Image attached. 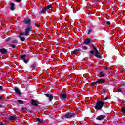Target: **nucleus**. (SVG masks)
Returning a JSON list of instances; mask_svg holds the SVG:
<instances>
[{
  "instance_id": "1",
  "label": "nucleus",
  "mask_w": 125,
  "mask_h": 125,
  "mask_svg": "<svg viewBox=\"0 0 125 125\" xmlns=\"http://www.w3.org/2000/svg\"><path fill=\"white\" fill-rule=\"evenodd\" d=\"M93 48L95 50V53L94 51H91L90 52L89 56L91 57L92 56V54H94V55L96 57H97V58H100V59H101V58H102V56L100 55V54H99V52H98V50L96 49V48L95 47V46H94V45H93Z\"/></svg>"
},
{
  "instance_id": "2",
  "label": "nucleus",
  "mask_w": 125,
  "mask_h": 125,
  "mask_svg": "<svg viewBox=\"0 0 125 125\" xmlns=\"http://www.w3.org/2000/svg\"><path fill=\"white\" fill-rule=\"evenodd\" d=\"M105 104L104 101H99L96 104V105L95 106V109L96 110H100V109H102L103 107V105Z\"/></svg>"
},
{
  "instance_id": "3",
  "label": "nucleus",
  "mask_w": 125,
  "mask_h": 125,
  "mask_svg": "<svg viewBox=\"0 0 125 125\" xmlns=\"http://www.w3.org/2000/svg\"><path fill=\"white\" fill-rule=\"evenodd\" d=\"M74 116H75V113H67L64 115V117L66 119H71V118H73Z\"/></svg>"
},
{
  "instance_id": "4",
  "label": "nucleus",
  "mask_w": 125,
  "mask_h": 125,
  "mask_svg": "<svg viewBox=\"0 0 125 125\" xmlns=\"http://www.w3.org/2000/svg\"><path fill=\"white\" fill-rule=\"evenodd\" d=\"M51 7H52V5H49L45 6V8L42 10L41 13H44V12H46V11L48 10V9H50Z\"/></svg>"
},
{
  "instance_id": "5",
  "label": "nucleus",
  "mask_w": 125,
  "mask_h": 125,
  "mask_svg": "<svg viewBox=\"0 0 125 125\" xmlns=\"http://www.w3.org/2000/svg\"><path fill=\"white\" fill-rule=\"evenodd\" d=\"M23 23L26 24V25H30V24H31V19H26L23 20Z\"/></svg>"
},
{
  "instance_id": "6",
  "label": "nucleus",
  "mask_w": 125,
  "mask_h": 125,
  "mask_svg": "<svg viewBox=\"0 0 125 125\" xmlns=\"http://www.w3.org/2000/svg\"><path fill=\"white\" fill-rule=\"evenodd\" d=\"M98 84H101L105 83V79H99L97 80Z\"/></svg>"
},
{
  "instance_id": "7",
  "label": "nucleus",
  "mask_w": 125,
  "mask_h": 125,
  "mask_svg": "<svg viewBox=\"0 0 125 125\" xmlns=\"http://www.w3.org/2000/svg\"><path fill=\"white\" fill-rule=\"evenodd\" d=\"M31 31V28L27 27L25 29V32H23L25 36H29V32Z\"/></svg>"
},
{
  "instance_id": "8",
  "label": "nucleus",
  "mask_w": 125,
  "mask_h": 125,
  "mask_svg": "<svg viewBox=\"0 0 125 125\" xmlns=\"http://www.w3.org/2000/svg\"><path fill=\"white\" fill-rule=\"evenodd\" d=\"M91 41V39H90V38H88L84 41V43H85V44L88 45V44L90 43Z\"/></svg>"
},
{
  "instance_id": "9",
  "label": "nucleus",
  "mask_w": 125,
  "mask_h": 125,
  "mask_svg": "<svg viewBox=\"0 0 125 125\" xmlns=\"http://www.w3.org/2000/svg\"><path fill=\"white\" fill-rule=\"evenodd\" d=\"M23 35H25V33H21L20 34V40L22 42H24V41H25V38L22 36H23Z\"/></svg>"
},
{
  "instance_id": "10",
  "label": "nucleus",
  "mask_w": 125,
  "mask_h": 125,
  "mask_svg": "<svg viewBox=\"0 0 125 125\" xmlns=\"http://www.w3.org/2000/svg\"><path fill=\"white\" fill-rule=\"evenodd\" d=\"M14 90L17 94H19V95H21V92H20V90H19L18 87H15L14 88Z\"/></svg>"
},
{
  "instance_id": "11",
  "label": "nucleus",
  "mask_w": 125,
  "mask_h": 125,
  "mask_svg": "<svg viewBox=\"0 0 125 125\" xmlns=\"http://www.w3.org/2000/svg\"><path fill=\"white\" fill-rule=\"evenodd\" d=\"M45 95H46V96H47V97H49V99L50 101H51V100H52V99H53V96H52V95H49V94H46Z\"/></svg>"
},
{
  "instance_id": "12",
  "label": "nucleus",
  "mask_w": 125,
  "mask_h": 125,
  "mask_svg": "<svg viewBox=\"0 0 125 125\" xmlns=\"http://www.w3.org/2000/svg\"><path fill=\"white\" fill-rule=\"evenodd\" d=\"M0 52L3 54H4L5 53H7V50H6V49L5 48H2L0 50Z\"/></svg>"
},
{
  "instance_id": "13",
  "label": "nucleus",
  "mask_w": 125,
  "mask_h": 125,
  "mask_svg": "<svg viewBox=\"0 0 125 125\" xmlns=\"http://www.w3.org/2000/svg\"><path fill=\"white\" fill-rule=\"evenodd\" d=\"M60 97H61L62 99H65V98H67V96L66 94H61L60 95Z\"/></svg>"
},
{
  "instance_id": "14",
  "label": "nucleus",
  "mask_w": 125,
  "mask_h": 125,
  "mask_svg": "<svg viewBox=\"0 0 125 125\" xmlns=\"http://www.w3.org/2000/svg\"><path fill=\"white\" fill-rule=\"evenodd\" d=\"M104 117L103 115H100L98 117L96 118V120H98L99 121H101L104 119Z\"/></svg>"
},
{
  "instance_id": "15",
  "label": "nucleus",
  "mask_w": 125,
  "mask_h": 125,
  "mask_svg": "<svg viewBox=\"0 0 125 125\" xmlns=\"http://www.w3.org/2000/svg\"><path fill=\"white\" fill-rule=\"evenodd\" d=\"M32 105H34V106L38 105V103H37V101L34 100H32Z\"/></svg>"
},
{
  "instance_id": "16",
  "label": "nucleus",
  "mask_w": 125,
  "mask_h": 125,
  "mask_svg": "<svg viewBox=\"0 0 125 125\" xmlns=\"http://www.w3.org/2000/svg\"><path fill=\"white\" fill-rule=\"evenodd\" d=\"M15 9V5H14V3H11V10H14Z\"/></svg>"
},
{
  "instance_id": "17",
  "label": "nucleus",
  "mask_w": 125,
  "mask_h": 125,
  "mask_svg": "<svg viewBox=\"0 0 125 125\" xmlns=\"http://www.w3.org/2000/svg\"><path fill=\"white\" fill-rule=\"evenodd\" d=\"M9 120H10V121H13L14 120H16V117L11 116L9 117Z\"/></svg>"
},
{
  "instance_id": "18",
  "label": "nucleus",
  "mask_w": 125,
  "mask_h": 125,
  "mask_svg": "<svg viewBox=\"0 0 125 125\" xmlns=\"http://www.w3.org/2000/svg\"><path fill=\"white\" fill-rule=\"evenodd\" d=\"M100 76L102 77V78H103L104 77H105V74H104V72H101L100 73Z\"/></svg>"
},
{
  "instance_id": "19",
  "label": "nucleus",
  "mask_w": 125,
  "mask_h": 125,
  "mask_svg": "<svg viewBox=\"0 0 125 125\" xmlns=\"http://www.w3.org/2000/svg\"><path fill=\"white\" fill-rule=\"evenodd\" d=\"M79 51H80V50L75 49L73 51V53H74V54H77V53H78V52H79Z\"/></svg>"
},
{
  "instance_id": "20",
  "label": "nucleus",
  "mask_w": 125,
  "mask_h": 125,
  "mask_svg": "<svg viewBox=\"0 0 125 125\" xmlns=\"http://www.w3.org/2000/svg\"><path fill=\"white\" fill-rule=\"evenodd\" d=\"M30 68L31 69H32V70H35V68H36V65L35 64H32L30 66Z\"/></svg>"
},
{
  "instance_id": "21",
  "label": "nucleus",
  "mask_w": 125,
  "mask_h": 125,
  "mask_svg": "<svg viewBox=\"0 0 125 125\" xmlns=\"http://www.w3.org/2000/svg\"><path fill=\"white\" fill-rule=\"evenodd\" d=\"M18 102H19V103H20V104H23V103H24V102H23V101L21 100H18Z\"/></svg>"
},
{
  "instance_id": "22",
  "label": "nucleus",
  "mask_w": 125,
  "mask_h": 125,
  "mask_svg": "<svg viewBox=\"0 0 125 125\" xmlns=\"http://www.w3.org/2000/svg\"><path fill=\"white\" fill-rule=\"evenodd\" d=\"M82 48L84 50H87V47L85 46H82Z\"/></svg>"
},
{
  "instance_id": "23",
  "label": "nucleus",
  "mask_w": 125,
  "mask_h": 125,
  "mask_svg": "<svg viewBox=\"0 0 125 125\" xmlns=\"http://www.w3.org/2000/svg\"><path fill=\"white\" fill-rule=\"evenodd\" d=\"M97 83H98V82H97V80L96 81L92 83V85H95V84H97Z\"/></svg>"
},
{
  "instance_id": "24",
  "label": "nucleus",
  "mask_w": 125,
  "mask_h": 125,
  "mask_svg": "<svg viewBox=\"0 0 125 125\" xmlns=\"http://www.w3.org/2000/svg\"><path fill=\"white\" fill-rule=\"evenodd\" d=\"M121 110L123 112V113H125V107H123L121 108Z\"/></svg>"
},
{
  "instance_id": "25",
  "label": "nucleus",
  "mask_w": 125,
  "mask_h": 125,
  "mask_svg": "<svg viewBox=\"0 0 125 125\" xmlns=\"http://www.w3.org/2000/svg\"><path fill=\"white\" fill-rule=\"evenodd\" d=\"M25 57H26V55H23L21 56V58L22 59H23V60L25 59Z\"/></svg>"
},
{
  "instance_id": "26",
  "label": "nucleus",
  "mask_w": 125,
  "mask_h": 125,
  "mask_svg": "<svg viewBox=\"0 0 125 125\" xmlns=\"http://www.w3.org/2000/svg\"><path fill=\"white\" fill-rule=\"evenodd\" d=\"M11 40V38L10 37L8 38L7 39H6V42H9Z\"/></svg>"
},
{
  "instance_id": "27",
  "label": "nucleus",
  "mask_w": 125,
  "mask_h": 125,
  "mask_svg": "<svg viewBox=\"0 0 125 125\" xmlns=\"http://www.w3.org/2000/svg\"><path fill=\"white\" fill-rule=\"evenodd\" d=\"M91 33H92V30H88V34L89 35H90V34H91Z\"/></svg>"
},
{
  "instance_id": "28",
  "label": "nucleus",
  "mask_w": 125,
  "mask_h": 125,
  "mask_svg": "<svg viewBox=\"0 0 125 125\" xmlns=\"http://www.w3.org/2000/svg\"><path fill=\"white\" fill-rule=\"evenodd\" d=\"M13 43H17V40H15L12 41Z\"/></svg>"
},
{
  "instance_id": "29",
  "label": "nucleus",
  "mask_w": 125,
  "mask_h": 125,
  "mask_svg": "<svg viewBox=\"0 0 125 125\" xmlns=\"http://www.w3.org/2000/svg\"><path fill=\"white\" fill-rule=\"evenodd\" d=\"M102 92H103V93H106V89H103L102 90Z\"/></svg>"
},
{
  "instance_id": "30",
  "label": "nucleus",
  "mask_w": 125,
  "mask_h": 125,
  "mask_svg": "<svg viewBox=\"0 0 125 125\" xmlns=\"http://www.w3.org/2000/svg\"><path fill=\"white\" fill-rule=\"evenodd\" d=\"M40 123L41 124H43V123H44V121H43V120L41 119V120L40 121Z\"/></svg>"
},
{
  "instance_id": "31",
  "label": "nucleus",
  "mask_w": 125,
  "mask_h": 125,
  "mask_svg": "<svg viewBox=\"0 0 125 125\" xmlns=\"http://www.w3.org/2000/svg\"><path fill=\"white\" fill-rule=\"evenodd\" d=\"M11 47H12V48H15V45H11Z\"/></svg>"
},
{
  "instance_id": "32",
  "label": "nucleus",
  "mask_w": 125,
  "mask_h": 125,
  "mask_svg": "<svg viewBox=\"0 0 125 125\" xmlns=\"http://www.w3.org/2000/svg\"><path fill=\"white\" fill-rule=\"evenodd\" d=\"M23 60H24V63H25V64H27L28 63V62L27 61H26L25 59H24Z\"/></svg>"
},
{
  "instance_id": "33",
  "label": "nucleus",
  "mask_w": 125,
  "mask_h": 125,
  "mask_svg": "<svg viewBox=\"0 0 125 125\" xmlns=\"http://www.w3.org/2000/svg\"><path fill=\"white\" fill-rule=\"evenodd\" d=\"M3 89V87L1 86H0V90H2Z\"/></svg>"
},
{
  "instance_id": "34",
  "label": "nucleus",
  "mask_w": 125,
  "mask_h": 125,
  "mask_svg": "<svg viewBox=\"0 0 125 125\" xmlns=\"http://www.w3.org/2000/svg\"><path fill=\"white\" fill-rule=\"evenodd\" d=\"M42 119H40V118H37V121H38V122H41V120Z\"/></svg>"
},
{
  "instance_id": "35",
  "label": "nucleus",
  "mask_w": 125,
  "mask_h": 125,
  "mask_svg": "<svg viewBox=\"0 0 125 125\" xmlns=\"http://www.w3.org/2000/svg\"><path fill=\"white\" fill-rule=\"evenodd\" d=\"M106 24H107V25H110V24H111V22L110 21H108L106 23Z\"/></svg>"
},
{
  "instance_id": "36",
  "label": "nucleus",
  "mask_w": 125,
  "mask_h": 125,
  "mask_svg": "<svg viewBox=\"0 0 125 125\" xmlns=\"http://www.w3.org/2000/svg\"><path fill=\"white\" fill-rule=\"evenodd\" d=\"M4 124L2 123V122H0V125H4Z\"/></svg>"
},
{
  "instance_id": "37",
  "label": "nucleus",
  "mask_w": 125,
  "mask_h": 125,
  "mask_svg": "<svg viewBox=\"0 0 125 125\" xmlns=\"http://www.w3.org/2000/svg\"><path fill=\"white\" fill-rule=\"evenodd\" d=\"M16 1H17V2H20V1H21V0H15Z\"/></svg>"
},
{
  "instance_id": "38",
  "label": "nucleus",
  "mask_w": 125,
  "mask_h": 125,
  "mask_svg": "<svg viewBox=\"0 0 125 125\" xmlns=\"http://www.w3.org/2000/svg\"><path fill=\"white\" fill-rule=\"evenodd\" d=\"M36 26L37 27V28H39V27H40V25L37 24V25H36Z\"/></svg>"
},
{
  "instance_id": "39",
  "label": "nucleus",
  "mask_w": 125,
  "mask_h": 125,
  "mask_svg": "<svg viewBox=\"0 0 125 125\" xmlns=\"http://www.w3.org/2000/svg\"><path fill=\"white\" fill-rule=\"evenodd\" d=\"M105 70H106V71H108V70H109V68L106 67V68H105Z\"/></svg>"
},
{
  "instance_id": "40",
  "label": "nucleus",
  "mask_w": 125,
  "mask_h": 125,
  "mask_svg": "<svg viewBox=\"0 0 125 125\" xmlns=\"http://www.w3.org/2000/svg\"><path fill=\"white\" fill-rule=\"evenodd\" d=\"M106 99H108V98H105L104 100H106Z\"/></svg>"
},
{
  "instance_id": "41",
  "label": "nucleus",
  "mask_w": 125,
  "mask_h": 125,
  "mask_svg": "<svg viewBox=\"0 0 125 125\" xmlns=\"http://www.w3.org/2000/svg\"><path fill=\"white\" fill-rule=\"evenodd\" d=\"M0 108H2V105H0Z\"/></svg>"
},
{
  "instance_id": "42",
  "label": "nucleus",
  "mask_w": 125,
  "mask_h": 125,
  "mask_svg": "<svg viewBox=\"0 0 125 125\" xmlns=\"http://www.w3.org/2000/svg\"><path fill=\"white\" fill-rule=\"evenodd\" d=\"M0 99H1V96H0Z\"/></svg>"
},
{
  "instance_id": "43",
  "label": "nucleus",
  "mask_w": 125,
  "mask_h": 125,
  "mask_svg": "<svg viewBox=\"0 0 125 125\" xmlns=\"http://www.w3.org/2000/svg\"><path fill=\"white\" fill-rule=\"evenodd\" d=\"M22 110H25V109H24V108H22Z\"/></svg>"
},
{
  "instance_id": "44",
  "label": "nucleus",
  "mask_w": 125,
  "mask_h": 125,
  "mask_svg": "<svg viewBox=\"0 0 125 125\" xmlns=\"http://www.w3.org/2000/svg\"><path fill=\"white\" fill-rule=\"evenodd\" d=\"M95 125H99V124H96Z\"/></svg>"
}]
</instances>
